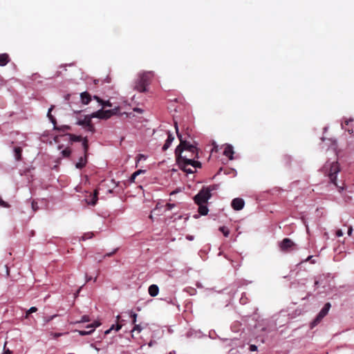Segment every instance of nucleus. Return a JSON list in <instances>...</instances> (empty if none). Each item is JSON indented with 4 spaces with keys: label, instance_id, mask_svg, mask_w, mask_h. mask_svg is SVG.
Listing matches in <instances>:
<instances>
[{
    "label": "nucleus",
    "instance_id": "774afa93",
    "mask_svg": "<svg viewBox=\"0 0 354 354\" xmlns=\"http://www.w3.org/2000/svg\"><path fill=\"white\" fill-rule=\"evenodd\" d=\"M169 354H176L175 352H170Z\"/></svg>",
    "mask_w": 354,
    "mask_h": 354
},
{
    "label": "nucleus",
    "instance_id": "2f4dec72",
    "mask_svg": "<svg viewBox=\"0 0 354 354\" xmlns=\"http://www.w3.org/2000/svg\"><path fill=\"white\" fill-rule=\"evenodd\" d=\"M119 110H120V108L118 106H117L113 109L107 110V111L110 112V113L109 115H110V118H111L113 115H117L119 112Z\"/></svg>",
    "mask_w": 354,
    "mask_h": 354
},
{
    "label": "nucleus",
    "instance_id": "49530a36",
    "mask_svg": "<svg viewBox=\"0 0 354 354\" xmlns=\"http://www.w3.org/2000/svg\"><path fill=\"white\" fill-rule=\"evenodd\" d=\"M174 127H175V130H176V132L177 134V137L178 138V134H180V133L178 131V123L176 122H174Z\"/></svg>",
    "mask_w": 354,
    "mask_h": 354
},
{
    "label": "nucleus",
    "instance_id": "412c9836",
    "mask_svg": "<svg viewBox=\"0 0 354 354\" xmlns=\"http://www.w3.org/2000/svg\"><path fill=\"white\" fill-rule=\"evenodd\" d=\"M91 198H86V202L88 205H95L97 201V192L95 191L93 195H90Z\"/></svg>",
    "mask_w": 354,
    "mask_h": 354
},
{
    "label": "nucleus",
    "instance_id": "dca6fc26",
    "mask_svg": "<svg viewBox=\"0 0 354 354\" xmlns=\"http://www.w3.org/2000/svg\"><path fill=\"white\" fill-rule=\"evenodd\" d=\"M80 99L82 103L86 105L91 101L92 96L87 91H84L80 94Z\"/></svg>",
    "mask_w": 354,
    "mask_h": 354
},
{
    "label": "nucleus",
    "instance_id": "79ce46f5",
    "mask_svg": "<svg viewBox=\"0 0 354 354\" xmlns=\"http://www.w3.org/2000/svg\"><path fill=\"white\" fill-rule=\"evenodd\" d=\"M341 127H342V129H345L346 131H347L349 133H353V129H350V128L346 129L344 127V123H342V122L341 124Z\"/></svg>",
    "mask_w": 354,
    "mask_h": 354
},
{
    "label": "nucleus",
    "instance_id": "aec40b11",
    "mask_svg": "<svg viewBox=\"0 0 354 354\" xmlns=\"http://www.w3.org/2000/svg\"><path fill=\"white\" fill-rule=\"evenodd\" d=\"M93 99L97 101L99 105L102 106H107V107H111L112 104L110 102L109 100L104 101L102 99H100L98 96L94 95Z\"/></svg>",
    "mask_w": 354,
    "mask_h": 354
},
{
    "label": "nucleus",
    "instance_id": "f257e3e1",
    "mask_svg": "<svg viewBox=\"0 0 354 354\" xmlns=\"http://www.w3.org/2000/svg\"><path fill=\"white\" fill-rule=\"evenodd\" d=\"M178 139L180 140V145L177 146L175 149V156L176 158L184 160L187 158L185 156L182 155V153L184 151H188L192 153H196V158H198V149L196 147L191 144L189 142L184 140L183 138V136L181 134H178Z\"/></svg>",
    "mask_w": 354,
    "mask_h": 354
},
{
    "label": "nucleus",
    "instance_id": "8fccbe9b",
    "mask_svg": "<svg viewBox=\"0 0 354 354\" xmlns=\"http://www.w3.org/2000/svg\"><path fill=\"white\" fill-rule=\"evenodd\" d=\"M336 235H337V236L340 237V236H343V232L341 230H339L337 231Z\"/></svg>",
    "mask_w": 354,
    "mask_h": 354
},
{
    "label": "nucleus",
    "instance_id": "6e6d98bb",
    "mask_svg": "<svg viewBox=\"0 0 354 354\" xmlns=\"http://www.w3.org/2000/svg\"><path fill=\"white\" fill-rule=\"evenodd\" d=\"M313 257V256L310 255V256H308L305 260L304 261L306 262V261H308L312 259V258Z\"/></svg>",
    "mask_w": 354,
    "mask_h": 354
},
{
    "label": "nucleus",
    "instance_id": "052dcab7",
    "mask_svg": "<svg viewBox=\"0 0 354 354\" xmlns=\"http://www.w3.org/2000/svg\"><path fill=\"white\" fill-rule=\"evenodd\" d=\"M60 335H61V334H60V333H55V334L54 335V336H55V337H59Z\"/></svg>",
    "mask_w": 354,
    "mask_h": 354
},
{
    "label": "nucleus",
    "instance_id": "4be33fe9",
    "mask_svg": "<svg viewBox=\"0 0 354 354\" xmlns=\"http://www.w3.org/2000/svg\"><path fill=\"white\" fill-rule=\"evenodd\" d=\"M198 205V213L200 215L205 216L208 214L209 209L205 204H197Z\"/></svg>",
    "mask_w": 354,
    "mask_h": 354
},
{
    "label": "nucleus",
    "instance_id": "bf43d9fd",
    "mask_svg": "<svg viewBox=\"0 0 354 354\" xmlns=\"http://www.w3.org/2000/svg\"><path fill=\"white\" fill-rule=\"evenodd\" d=\"M314 283H315V286H318V284H319V281H318V280H315Z\"/></svg>",
    "mask_w": 354,
    "mask_h": 354
},
{
    "label": "nucleus",
    "instance_id": "473e14b6",
    "mask_svg": "<svg viewBox=\"0 0 354 354\" xmlns=\"http://www.w3.org/2000/svg\"><path fill=\"white\" fill-rule=\"evenodd\" d=\"M129 313H130V317L132 318V324H136V321H137L138 315L133 311H130Z\"/></svg>",
    "mask_w": 354,
    "mask_h": 354
},
{
    "label": "nucleus",
    "instance_id": "09e8293b",
    "mask_svg": "<svg viewBox=\"0 0 354 354\" xmlns=\"http://www.w3.org/2000/svg\"><path fill=\"white\" fill-rule=\"evenodd\" d=\"M240 303L241 304H245L247 303V299L244 298L243 296L240 299Z\"/></svg>",
    "mask_w": 354,
    "mask_h": 354
},
{
    "label": "nucleus",
    "instance_id": "ddd939ff",
    "mask_svg": "<svg viewBox=\"0 0 354 354\" xmlns=\"http://www.w3.org/2000/svg\"><path fill=\"white\" fill-rule=\"evenodd\" d=\"M176 162H177L179 167L182 170H183L185 172H186L187 174H193L194 173V171L192 169L187 167L189 165H190V164H187V162L185 160L176 158Z\"/></svg>",
    "mask_w": 354,
    "mask_h": 354
},
{
    "label": "nucleus",
    "instance_id": "f704fd0d",
    "mask_svg": "<svg viewBox=\"0 0 354 354\" xmlns=\"http://www.w3.org/2000/svg\"><path fill=\"white\" fill-rule=\"evenodd\" d=\"M89 317L87 315H83L81 317V319L78 322L79 323H84V322H89Z\"/></svg>",
    "mask_w": 354,
    "mask_h": 354
},
{
    "label": "nucleus",
    "instance_id": "680f3d73",
    "mask_svg": "<svg viewBox=\"0 0 354 354\" xmlns=\"http://www.w3.org/2000/svg\"><path fill=\"white\" fill-rule=\"evenodd\" d=\"M306 225V231H307V233L309 232V229H308V225L305 224Z\"/></svg>",
    "mask_w": 354,
    "mask_h": 354
},
{
    "label": "nucleus",
    "instance_id": "6ab92c4d",
    "mask_svg": "<svg viewBox=\"0 0 354 354\" xmlns=\"http://www.w3.org/2000/svg\"><path fill=\"white\" fill-rule=\"evenodd\" d=\"M148 291L150 296L156 297L159 292V288L157 285L152 284L149 287Z\"/></svg>",
    "mask_w": 354,
    "mask_h": 354
},
{
    "label": "nucleus",
    "instance_id": "4d7b16f0",
    "mask_svg": "<svg viewBox=\"0 0 354 354\" xmlns=\"http://www.w3.org/2000/svg\"><path fill=\"white\" fill-rule=\"evenodd\" d=\"M91 347L93 348L96 351H99L100 348H98L97 347L95 346V345L94 344H91Z\"/></svg>",
    "mask_w": 354,
    "mask_h": 354
},
{
    "label": "nucleus",
    "instance_id": "338daca9",
    "mask_svg": "<svg viewBox=\"0 0 354 354\" xmlns=\"http://www.w3.org/2000/svg\"><path fill=\"white\" fill-rule=\"evenodd\" d=\"M311 263H315V260H312V261H311Z\"/></svg>",
    "mask_w": 354,
    "mask_h": 354
},
{
    "label": "nucleus",
    "instance_id": "c9c22d12",
    "mask_svg": "<svg viewBox=\"0 0 354 354\" xmlns=\"http://www.w3.org/2000/svg\"><path fill=\"white\" fill-rule=\"evenodd\" d=\"M55 317H57V315H54L48 316V317H44V322H45V324H47L48 322H50Z\"/></svg>",
    "mask_w": 354,
    "mask_h": 354
},
{
    "label": "nucleus",
    "instance_id": "a19ab883",
    "mask_svg": "<svg viewBox=\"0 0 354 354\" xmlns=\"http://www.w3.org/2000/svg\"><path fill=\"white\" fill-rule=\"evenodd\" d=\"M37 308L36 307H34V306L31 307V308H29V310L27 311V313H26V316H28V314H30V313H32L36 312V311H37Z\"/></svg>",
    "mask_w": 354,
    "mask_h": 354
},
{
    "label": "nucleus",
    "instance_id": "bb28decb",
    "mask_svg": "<svg viewBox=\"0 0 354 354\" xmlns=\"http://www.w3.org/2000/svg\"><path fill=\"white\" fill-rule=\"evenodd\" d=\"M145 170H142V169H139V170H137L136 171H135L134 173L132 174V175L131 176L130 178H129V181L131 183H133L136 178L140 175V174H142V173H145Z\"/></svg>",
    "mask_w": 354,
    "mask_h": 354
},
{
    "label": "nucleus",
    "instance_id": "f03ea898",
    "mask_svg": "<svg viewBox=\"0 0 354 354\" xmlns=\"http://www.w3.org/2000/svg\"><path fill=\"white\" fill-rule=\"evenodd\" d=\"M280 318H281V315H279L276 319L272 318L270 319L262 320L257 326L258 331L262 332L265 335H269L276 331L278 326L280 327L283 325L282 322H279V323H277V321Z\"/></svg>",
    "mask_w": 354,
    "mask_h": 354
},
{
    "label": "nucleus",
    "instance_id": "e433bc0d",
    "mask_svg": "<svg viewBox=\"0 0 354 354\" xmlns=\"http://www.w3.org/2000/svg\"><path fill=\"white\" fill-rule=\"evenodd\" d=\"M174 207H175V204H174V203H167L165 205V209L169 211V210L172 209Z\"/></svg>",
    "mask_w": 354,
    "mask_h": 354
},
{
    "label": "nucleus",
    "instance_id": "1a4fd4ad",
    "mask_svg": "<svg viewBox=\"0 0 354 354\" xmlns=\"http://www.w3.org/2000/svg\"><path fill=\"white\" fill-rule=\"evenodd\" d=\"M109 111L107 110L100 109L95 112L90 114L92 118H99V119H109L110 118Z\"/></svg>",
    "mask_w": 354,
    "mask_h": 354
},
{
    "label": "nucleus",
    "instance_id": "7c9ffc66",
    "mask_svg": "<svg viewBox=\"0 0 354 354\" xmlns=\"http://www.w3.org/2000/svg\"><path fill=\"white\" fill-rule=\"evenodd\" d=\"M142 327L140 324H134L133 329L131 330L132 333L137 332L138 333H140L142 330Z\"/></svg>",
    "mask_w": 354,
    "mask_h": 354
},
{
    "label": "nucleus",
    "instance_id": "a211bd4d",
    "mask_svg": "<svg viewBox=\"0 0 354 354\" xmlns=\"http://www.w3.org/2000/svg\"><path fill=\"white\" fill-rule=\"evenodd\" d=\"M86 163H87V158H86V155H84V156H81L79 158L78 162L75 164V167L77 169H81L84 167L86 166Z\"/></svg>",
    "mask_w": 354,
    "mask_h": 354
},
{
    "label": "nucleus",
    "instance_id": "864d4df0",
    "mask_svg": "<svg viewBox=\"0 0 354 354\" xmlns=\"http://www.w3.org/2000/svg\"><path fill=\"white\" fill-rule=\"evenodd\" d=\"M133 110H134V111L138 112V113H142V110L140 108H135Z\"/></svg>",
    "mask_w": 354,
    "mask_h": 354
},
{
    "label": "nucleus",
    "instance_id": "9b49d317",
    "mask_svg": "<svg viewBox=\"0 0 354 354\" xmlns=\"http://www.w3.org/2000/svg\"><path fill=\"white\" fill-rule=\"evenodd\" d=\"M100 325L98 322H94L93 324H88L86 326L87 330H77L80 335L84 336L90 335L93 331H94L95 328Z\"/></svg>",
    "mask_w": 354,
    "mask_h": 354
},
{
    "label": "nucleus",
    "instance_id": "603ef678",
    "mask_svg": "<svg viewBox=\"0 0 354 354\" xmlns=\"http://www.w3.org/2000/svg\"><path fill=\"white\" fill-rule=\"evenodd\" d=\"M85 278H86V282H88V281H90L92 279V277H88L87 274L85 275Z\"/></svg>",
    "mask_w": 354,
    "mask_h": 354
},
{
    "label": "nucleus",
    "instance_id": "e2e57ef3",
    "mask_svg": "<svg viewBox=\"0 0 354 354\" xmlns=\"http://www.w3.org/2000/svg\"><path fill=\"white\" fill-rule=\"evenodd\" d=\"M339 192H342V190H344L343 187H339Z\"/></svg>",
    "mask_w": 354,
    "mask_h": 354
},
{
    "label": "nucleus",
    "instance_id": "393cba45",
    "mask_svg": "<svg viewBox=\"0 0 354 354\" xmlns=\"http://www.w3.org/2000/svg\"><path fill=\"white\" fill-rule=\"evenodd\" d=\"M122 328V325L119 324H113L109 329L104 331V335H108L111 330L118 331Z\"/></svg>",
    "mask_w": 354,
    "mask_h": 354
},
{
    "label": "nucleus",
    "instance_id": "2eb2a0df",
    "mask_svg": "<svg viewBox=\"0 0 354 354\" xmlns=\"http://www.w3.org/2000/svg\"><path fill=\"white\" fill-rule=\"evenodd\" d=\"M174 140V136L170 131H168L167 138L165 140V142L163 145L162 148V151H165L167 150L169 148V147L171 146Z\"/></svg>",
    "mask_w": 354,
    "mask_h": 354
},
{
    "label": "nucleus",
    "instance_id": "f3484780",
    "mask_svg": "<svg viewBox=\"0 0 354 354\" xmlns=\"http://www.w3.org/2000/svg\"><path fill=\"white\" fill-rule=\"evenodd\" d=\"M91 119H92V118L91 117L90 115H85L84 119H81V120H77L76 124L77 125L83 126V127H86L88 125H90V123L91 122Z\"/></svg>",
    "mask_w": 354,
    "mask_h": 354
},
{
    "label": "nucleus",
    "instance_id": "4468645a",
    "mask_svg": "<svg viewBox=\"0 0 354 354\" xmlns=\"http://www.w3.org/2000/svg\"><path fill=\"white\" fill-rule=\"evenodd\" d=\"M234 149L232 145L227 144L225 145L223 155L228 157L230 160H233L234 157Z\"/></svg>",
    "mask_w": 354,
    "mask_h": 354
},
{
    "label": "nucleus",
    "instance_id": "c756f323",
    "mask_svg": "<svg viewBox=\"0 0 354 354\" xmlns=\"http://www.w3.org/2000/svg\"><path fill=\"white\" fill-rule=\"evenodd\" d=\"M93 232H87V233H85L83 236H82L80 240L85 241V240L89 239H91L93 237Z\"/></svg>",
    "mask_w": 354,
    "mask_h": 354
},
{
    "label": "nucleus",
    "instance_id": "0eeeda50",
    "mask_svg": "<svg viewBox=\"0 0 354 354\" xmlns=\"http://www.w3.org/2000/svg\"><path fill=\"white\" fill-rule=\"evenodd\" d=\"M211 197L212 194H209V191L203 187L194 196V201L196 204H205Z\"/></svg>",
    "mask_w": 354,
    "mask_h": 354
},
{
    "label": "nucleus",
    "instance_id": "de8ad7c7",
    "mask_svg": "<svg viewBox=\"0 0 354 354\" xmlns=\"http://www.w3.org/2000/svg\"><path fill=\"white\" fill-rule=\"evenodd\" d=\"M70 136L72 137V139L74 141H80V140H81V137H80V136H72V135H70Z\"/></svg>",
    "mask_w": 354,
    "mask_h": 354
},
{
    "label": "nucleus",
    "instance_id": "7ed1b4c3",
    "mask_svg": "<svg viewBox=\"0 0 354 354\" xmlns=\"http://www.w3.org/2000/svg\"><path fill=\"white\" fill-rule=\"evenodd\" d=\"M153 75V71H146L140 73L135 82L134 88L140 93L146 92L147 91V86L149 85Z\"/></svg>",
    "mask_w": 354,
    "mask_h": 354
},
{
    "label": "nucleus",
    "instance_id": "b1692460",
    "mask_svg": "<svg viewBox=\"0 0 354 354\" xmlns=\"http://www.w3.org/2000/svg\"><path fill=\"white\" fill-rule=\"evenodd\" d=\"M184 160L186 161L187 164H190V165L195 168H200L201 167V163L199 161H196L190 158H185Z\"/></svg>",
    "mask_w": 354,
    "mask_h": 354
},
{
    "label": "nucleus",
    "instance_id": "5fc2aeb1",
    "mask_svg": "<svg viewBox=\"0 0 354 354\" xmlns=\"http://www.w3.org/2000/svg\"><path fill=\"white\" fill-rule=\"evenodd\" d=\"M352 232H353V229H352V227H350L348 230V236H351V234H352Z\"/></svg>",
    "mask_w": 354,
    "mask_h": 354
},
{
    "label": "nucleus",
    "instance_id": "0e129e2a",
    "mask_svg": "<svg viewBox=\"0 0 354 354\" xmlns=\"http://www.w3.org/2000/svg\"><path fill=\"white\" fill-rule=\"evenodd\" d=\"M198 217H199V215H198V214L194 215V218H198Z\"/></svg>",
    "mask_w": 354,
    "mask_h": 354
},
{
    "label": "nucleus",
    "instance_id": "c03bdc74",
    "mask_svg": "<svg viewBox=\"0 0 354 354\" xmlns=\"http://www.w3.org/2000/svg\"><path fill=\"white\" fill-rule=\"evenodd\" d=\"M249 348L250 351H255L257 350V346L254 344H251L250 345Z\"/></svg>",
    "mask_w": 354,
    "mask_h": 354
},
{
    "label": "nucleus",
    "instance_id": "20e7f679",
    "mask_svg": "<svg viewBox=\"0 0 354 354\" xmlns=\"http://www.w3.org/2000/svg\"><path fill=\"white\" fill-rule=\"evenodd\" d=\"M323 171L324 174L329 178L330 182L338 187L336 183L337 176L340 171L338 162L337 161L326 162L323 167Z\"/></svg>",
    "mask_w": 354,
    "mask_h": 354
},
{
    "label": "nucleus",
    "instance_id": "423d86ee",
    "mask_svg": "<svg viewBox=\"0 0 354 354\" xmlns=\"http://www.w3.org/2000/svg\"><path fill=\"white\" fill-rule=\"evenodd\" d=\"M331 304L329 302H327L324 304V307L321 309L315 319L311 322V328L317 326L322 320V319L328 313Z\"/></svg>",
    "mask_w": 354,
    "mask_h": 354
},
{
    "label": "nucleus",
    "instance_id": "c85d7f7f",
    "mask_svg": "<svg viewBox=\"0 0 354 354\" xmlns=\"http://www.w3.org/2000/svg\"><path fill=\"white\" fill-rule=\"evenodd\" d=\"M219 231L221 232L225 237H227L230 234V230L225 226L219 227Z\"/></svg>",
    "mask_w": 354,
    "mask_h": 354
},
{
    "label": "nucleus",
    "instance_id": "58836bf2",
    "mask_svg": "<svg viewBox=\"0 0 354 354\" xmlns=\"http://www.w3.org/2000/svg\"><path fill=\"white\" fill-rule=\"evenodd\" d=\"M118 248H115L114 249L112 252H109V253H106L104 255L103 258H105L106 257H111L112 256L113 254H115L117 251H118Z\"/></svg>",
    "mask_w": 354,
    "mask_h": 354
},
{
    "label": "nucleus",
    "instance_id": "a878e982",
    "mask_svg": "<svg viewBox=\"0 0 354 354\" xmlns=\"http://www.w3.org/2000/svg\"><path fill=\"white\" fill-rule=\"evenodd\" d=\"M14 151V156L16 160H19L21 156L22 149L19 147H16L13 149Z\"/></svg>",
    "mask_w": 354,
    "mask_h": 354
},
{
    "label": "nucleus",
    "instance_id": "37998d69",
    "mask_svg": "<svg viewBox=\"0 0 354 354\" xmlns=\"http://www.w3.org/2000/svg\"><path fill=\"white\" fill-rule=\"evenodd\" d=\"M86 128L87 129L88 131H89L91 132L94 131V127L93 126L91 122L90 123V125H88Z\"/></svg>",
    "mask_w": 354,
    "mask_h": 354
},
{
    "label": "nucleus",
    "instance_id": "4c0bfd02",
    "mask_svg": "<svg viewBox=\"0 0 354 354\" xmlns=\"http://www.w3.org/2000/svg\"><path fill=\"white\" fill-rule=\"evenodd\" d=\"M82 145L84 149V152L86 153L88 149V140L86 138H84Z\"/></svg>",
    "mask_w": 354,
    "mask_h": 354
},
{
    "label": "nucleus",
    "instance_id": "13d9d810",
    "mask_svg": "<svg viewBox=\"0 0 354 354\" xmlns=\"http://www.w3.org/2000/svg\"><path fill=\"white\" fill-rule=\"evenodd\" d=\"M187 239L189 241H192L194 239V236H187Z\"/></svg>",
    "mask_w": 354,
    "mask_h": 354
},
{
    "label": "nucleus",
    "instance_id": "39448f33",
    "mask_svg": "<svg viewBox=\"0 0 354 354\" xmlns=\"http://www.w3.org/2000/svg\"><path fill=\"white\" fill-rule=\"evenodd\" d=\"M249 322H254L253 318L250 317H241L240 320H236L231 326V329L234 333H246L252 330L253 325L249 324Z\"/></svg>",
    "mask_w": 354,
    "mask_h": 354
},
{
    "label": "nucleus",
    "instance_id": "69168bd1",
    "mask_svg": "<svg viewBox=\"0 0 354 354\" xmlns=\"http://www.w3.org/2000/svg\"><path fill=\"white\" fill-rule=\"evenodd\" d=\"M116 319H117V320H119V319H120V315H118V316L116 317Z\"/></svg>",
    "mask_w": 354,
    "mask_h": 354
},
{
    "label": "nucleus",
    "instance_id": "f8f14e48",
    "mask_svg": "<svg viewBox=\"0 0 354 354\" xmlns=\"http://www.w3.org/2000/svg\"><path fill=\"white\" fill-rule=\"evenodd\" d=\"M295 245V243L288 238L283 239L280 243L279 246L281 250L286 251L292 248Z\"/></svg>",
    "mask_w": 354,
    "mask_h": 354
},
{
    "label": "nucleus",
    "instance_id": "ea45409f",
    "mask_svg": "<svg viewBox=\"0 0 354 354\" xmlns=\"http://www.w3.org/2000/svg\"><path fill=\"white\" fill-rule=\"evenodd\" d=\"M31 206H32V209L34 212L37 210V209H38L37 203L36 202H35L34 201H32Z\"/></svg>",
    "mask_w": 354,
    "mask_h": 354
},
{
    "label": "nucleus",
    "instance_id": "a18cd8bd",
    "mask_svg": "<svg viewBox=\"0 0 354 354\" xmlns=\"http://www.w3.org/2000/svg\"><path fill=\"white\" fill-rule=\"evenodd\" d=\"M353 122V118H350L348 119H345V120H344V123L346 125H348L351 122Z\"/></svg>",
    "mask_w": 354,
    "mask_h": 354
},
{
    "label": "nucleus",
    "instance_id": "cd10ccee",
    "mask_svg": "<svg viewBox=\"0 0 354 354\" xmlns=\"http://www.w3.org/2000/svg\"><path fill=\"white\" fill-rule=\"evenodd\" d=\"M218 187V185H212L207 187H204L203 189H206V191H209V194H211L212 191L216 190Z\"/></svg>",
    "mask_w": 354,
    "mask_h": 354
},
{
    "label": "nucleus",
    "instance_id": "6e6552de",
    "mask_svg": "<svg viewBox=\"0 0 354 354\" xmlns=\"http://www.w3.org/2000/svg\"><path fill=\"white\" fill-rule=\"evenodd\" d=\"M54 109V106L52 105L48 110L47 113V117L48 118L49 120L51 122V123L53 124V129L55 130H57L61 132H65L66 131H68L71 129V127L68 125H62L60 127H57L56 125V120L54 118V116L51 114V111Z\"/></svg>",
    "mask_w": 354,
    "mask_h": 354
},
{
    "label": "nucleus",
    "instance_id": "3c124183",
    "mask_svg": "<svg viewBox=\"0 0 354 354\" xmlns=\"http://www.w3.org/2000/svg\"><path fill=\"white\" fill-rule=\"evenodd\" d=\"M3 350H4L3 354H11V352L9 349L6 350V344H4Z\"/></svg>",
    "mask_w": 354,
    "mask_h": 354
},
{
    "label": "nucleus",
    "instance_id": "9d476101",
    "mask_svg": "<svg viewBox=\"0 0 354 354\" xmlns=\"http://www.w3.org/2000/svg\"><path fill=\"white\" fill-rule=\"evenodd\" d=\"M245 205V201L243 198H235L232 201L231 206L236 211L241 210Z\"/></svg>",
    "mask_w": 354,
    "mask_h": 354
},
{
    "label": "nucleus",
    "instance_id": "5701e85b",
    "mask_svg": "<svg viewBox=\"0 0 354 354\" xmlns=\"http://www.w3.org/2000/svg\"><path fill=\"white\" fill-rule=\"evenodd\" d=\"M9 61L8 55L6 53L0 54V66H4Z\"/></svg>",
    "mask_w": 354,
    "mask_h": 354
},
{
    "label": "nucleus",
    "instance_id": "72a5a7b5",
    "mask_svg": "<svg viewBox=\"0 0 354 354\" xmlns=\"http://www.w3.org/2000/svg\"><path fill=\"white\" fill-rule=\"evenodd\" d=\"M71 153V151L68 148L62 151V154L64 157H68L70 156Z\"/></svg>",
    "mask_w": 354,
    "mask_h": 354
}]
</instances>
